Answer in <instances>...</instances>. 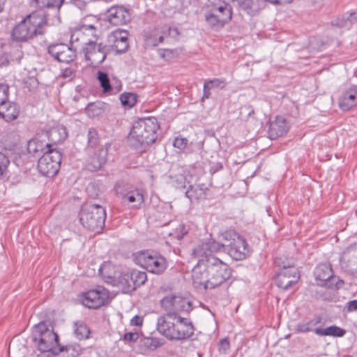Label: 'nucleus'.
<instances>
[{
	"label": "nucleus",
	"instance_id": "obj_37",
	"mask_svg": "<svg viewBox=\"0 0 357 357\" xmlns=\"http://www.w3.org/2000/svg\"><path fill=\"white\" fill-rule=\"evenodd\" d=\"M88 146L87 152L91 153V150L98 149L101 146H99V137L97 130L91 128L89 129L88 134Z\"/></svg>",
	"mask_w": 357,
	"mask_h": 357
},
{
	"label": "nucleus",
	"instance_id": "obj_6",
	"mask_svg": "<svg viewBox=\"0 0 357 357\" xmlns=\"http://www.w3.org/2000/svg\"><path fill=\"white\" fill-rule=\"evenodd\" d=\"M79 218L84 227L92 231L100 232L105 225L106 212L99 204H86L82 207Z\"/></svg>",
	"mask_w": 357,
	"mask_h": 357
},
{
	"label": "nucleus",
	"instance_id": "obj_13",
	"mask_svg": "<svg viewBox=\"0 0 357 357\" xmlns=\"http://www.w3.org/2000/svg\"><path fill=\"white\" fill-rule=\"evenodd\" d=\"M109 268L107 265H102L99 268V273L106 282L113 284L114 285H119L124 293H128L135 290V286L131 281L130 272H123L118 277L116 280L114 277L107 273V269Z\"/></svg>",
	"mask_w": 357,
	"mask_h": 357
},
{
	"label": "nucleus",
	"instance_id": "obj_49",
	"mask_svg": "<svg viewBox=\"0 0 357 357\" xmlns=\"http://www.w3.org/2000/svg\"><path fill=\"white\" fill-rule=\"evenodd\" d=\"M188 143V140L185 137H177L174 139L173 145L174 147L183 150L185 149Z\"/></svg>",
	"mask_w": 357,
	"mask_h": 357
},
{
	"label": "nucleus",
	"instance_id": "obj_63",
	"mask_svg": "<svg viewBox=\"0 0 357 357\" xmlns=\"http://www.w3.org/2000/svg\"><path fill=\"white\" fill-rule=\"evenodd\" d=\"M121 85H119V87L116 89V91H115V92L119 91H120V89H121Z\"/></svg>",
	"mask_w": 357,
	"mask_h": 357
},
{
	"label": "nucleus",
	"instance_id": "obj_54",
	"mask_svg": "<svg viewBox=\"0 0 357 357\" xmlns=\"http://www.w3.org/2000/svg\"><path fill=\"white\" fill-rule=\"evenodd\" d=\"M75 76V71L71 68H66L62 70L61 77L72 79Z\"/></svg>",
	"mask_w": 357,
	"mask_h": 357
},
{
	"label": "nucleus",
	"instance_id": "obj_60",
	"mask_svg": "<svg viewBox=\"0 0 357 357\" xmlns=\"http://www.w3.org/2000/svg\"><path fill=\"white\" fill-rule=\"evenodd\" d=\"M164 39H165V36H160L158 38V42H156V43H153V45L155 46V45H157L158 43H163Z\"/></svg>",
	"mask_w": 357,
	"mask_h": 357
},
{
	"label": "nucleus",
	"instance_id": "obj_59",
	"mask_svg": "<svg viewBox=\"0 0 357 357\" xmlns=\"http://www.w3.org/2000/svg\"><path fill=\"white\" fill-rule=\"evenodd\" d=\"M347 19H351V18L353 19L352 24L354 22H357V15H356V13H351L349 14V15L347 16Z\"/></svg>",
	"mask_w": 357,
	"mask_h": 357
},
{
	"label": "nucleus",
	"instance_id": "obj_23",
	"mask_svg": "<svg viewBox=\"0 0 357 357\" xmlns=\"http://www.w3.org/2000/svg\"><path fill=\"white\" fill-rule=\"evenodd\" d=\"M338 105L343 111H348L357 105V86H352L344 91L340 98Z\"/></svg>",
	"mask_w": 357,
	"mask_h": 357
},
{
	"label": "nucleus",
	"instance_id": "obj_25",
	"mask_svg": "<svg viewBox=\"0 0 357 357\" xmlns=\"http://www.w3.org/2000/svg\"><path fill=\"white\" fill-rule=\"evenodd\" d=\"M315 278L320 286L327 285L331 287L330 282L331 279L333 278V271L330 264H320L314 269V272Z\"/></svg>",
	"mask_w": 357,
	"mask_h": 357
},
{
	"label": "nucleus",
	"instance_id": "obj_14",
	"mask_svg": "<svg viewBox=\"0 0 357 357\" xmlns=\"http://www.w3.org/2000/svg\"><path fill=\"white\" fill-rule=\"evenodd\" d=\"M108 22L114 26L126 24L131 20V13L123 6H114L106 13Z\"/></svg>",
	"mask_w": 357,
	"mask_h": 357
},
{
	"label": "nucleus",
	"instance_id": "obj_7",
	"mask_svg": "<svg viewBox=\"0 0 357 357\" xmlns=\"http://www.w3.org/2000/svg\"><path fill=\"white\" fill-rule=\"evenodd\" d=\"M33 333V340L37 342L38 348L41 352L58 353L55 350L60 347L59 336L52 330H50L45 323L40 322L36 325Z\"/></svg>",
	"mask_w": 357,
	"mask_h": 357
},
{
	"label": "nucleus",
	"instance_id": "obj_33",
	"mask_svg": "<svg viewBox=\"0 0 357 357\" xmlns=\"http://www.w3.org/2000/svg\"><path fill=\"white\" fill-rule=\"evenodd\" d=\"M206 188L200 185H190L185 192V196L190 202L198 201L205 198Z\"/></svg>",
	"mask_w": 357,
	"mask_h": 357
},
{
	"label": "nucleus",
	"instance_id": "obj_53",
	"mask_svg": "<svg viewBox=\"0 0 357 357\" xmlns=\"http://www.w3.org/2000/svg\"><path fill=\"white\" fill-rule=\"evenodd\" d=\"M229 342L227 338L222 339L219 342V351L221 354H225L229 349Z\"/></svg>",
	"mask_w": 357,
	"mask_h": 357
},
{
	"label": "nucleus",
	"instance_id": "obj_29",
	"mask_svg": "<svg viewBox=\"0 0 357 357\" xmlns=\"http://www.w3.org/2000/svg\"><path fill=\"white\" fill-rule=\"evenodd\" d=\"M342 260L347 262V268L353 273L357 272V243L349 245L343 252Z\"/></svg>",
	"mask_w": 357,
	"mask_h": 357
},
{
	"label": "nucleus",
	"instance_id": "obj_52",
	"mask_svg": "<svg viewBox=\"0 0 357 357\" xmlns=\"http://www.w3.org/2000/svg\"><path fill=\"white\" fill-rule=\"evenodd\" d=\"M139 335L137 332H128L123 335V339L127 342H135L137 341Z\"/></svg>",
	"mask_w": 357,
	"mask_h": 357
},
{
	"label": "nucleus",
	"instance_id": "obj_48",
	"mask_svg": "<svg viewBox=\"0 0 357 357\" xmlns=\"http://www.w3.org/2000/svg\"><path fill=\"white\" fill-rule=\"evenodd\" d=\"M9 87L7 84H0V106L8 100Z\"/></svg>",
	"mask_w": 357,
	"mask_h": 357
},
{
	"label": "nucleus",
	"instance_id": "obj_4",
	"mask_svg": "<svg viewBox=\"0 0 357 357\" xmlns=\"http://www.w3.org/2000/svg\"><path fill=\"white\" fill-rule=\"evenodd\" d=\"M47 16L33 12L17 24L12 31L13 39L16 41L26 42L38 35L45 33V26L47 24Z\"/></svg>",
	"mask_w": 357,
	"mask_h": 357
},
{
	"label": "nucleus",
	"instance_id": "obj_43",
	"mask_svg": "<svg viewBox=\"0 0 357 357\" xmlns=\"http://www.w3.org/2000/svg\"><path fill=\"white\" fill-rule=\"evenodd\" d=\"M142 344L146 348L151 350L155 349L162 344L160 340L155 337H145L142 340Z\"/></svg>",
	"mask_w": 357,
	"mask_h": 357
},
{
	"label": "nucleus",
	"instance_id": "obj_36",
	"mask_svg": "<svg viewBox=\"0 0 357 357\" xmlns=\"http://www.w3.org/2000/svg\"><path fill=\"white\" fill-rule=\"evenodd\" d=\"M212 10L218 13L220 18L224 19L227 23L232 18V8L230 4L225 1H222L218 6H215Z\"/></svg>",
	"mask_w": 357,
	"mask_h": 357
},
{
	"label": "nucleus",
	"instance_id": "obj_26",
	"mask_svg": "<svg viewBox=\"0 0 357 357\" xmlns=\"http://www.w3.org/2000/svg\"><path fill=\"white\" fill-rule=\"evenodd\" d=\"M67 137L66 128L63 126L52 128L44 133V137H46L47 142L51 144V149H55L54 146L64 141Z\"/></svg>",
	"mask_w": 357,
	"mask_h": 357
},
{
	"label": "nucleus",
	"instance_id": "obj_55",
	"mask_svg": "<svg viewBox=\"0 0 357 357\" xmlns=\"http://www.w3.org/2000/svg\"><path fill=\"white\" fill-rule=\"evenodd\" d=\"M348 312H353L357 310V300L350 301L347 303L346 306Z\"/></svg>",
	"mask_w": 357,
	"mask_h": 357
},
{
	"label": "nucleus",
	"instance_id": "obj_35",
	"mask_svg": "<svg viewBox=\"0 0 357 357\" xmlns=\"http://www.w3.org/2000/svg\"><path fill=\"white\" fill-rule=\"evenodd\" d=\"M346 334V330L340 328L335 325L328 326L325 328H321L320 330L316 331V335L319 336H333L341 337Z\"/></svg>",
	"mask_w": 357,
	"mask_h": 357
},
{
	"label": "nucleus",
	"instance_id": "obj_11",
	"mask_svg": "<svg viewBox=\"0 0 357 357\" xmlns=\"http://www.w3.org/2000/svg\"><path fill=\"white\" fill-rule=\"evenodd\" d=\"M160 304L167 313L172 312L178 314L181 312L188 313L192 309L191 302L188 298L176 295H169L164 297L160 301Z\"/></svg>",
	"mask_w": 357,
	"mask_h": 357
},
{
	"label": "nucleus",
	"instance_id": "obj_5",
	"mask_svg": "<svg viewBox=\"0 0 357 357\" xmlns=\"http://www.w3.org/2000/svg\"><path fill=\"white\" fill-rule=\"evenodd\" d=\"M225 250L234 260L245 259L250 253L244 238L233 230H227L220 235Z\"/></svg>",
	"mask_w": 357,
	"mask_h": 357
},
{
	"label": "nucleus",
	"instance_id": "obj_22",
	"mask_svg": "<svg viewBox=\"0 0 357 357\" xmlns=\"http://www.w3.org/2000/svg\"><path fill=\"white\" fill-rule=\"evenodd\" d=\"M27 149L29 153L36 155L41 153L45 154L46 151H53L56 149H51V144L46 140L43 133L38 135L28 142Z\"/></svg>",
	"mask_w": 357,
	"mask_h": 357
},
{
	"label": "nucleus",
	"instance_id": "obj_30",
	"mask_svg": "<svg viewBox=\"0 0 357 357\" xmlns=\"http://www.w3.org/2000/svg\"><path fill=\"white\" fill-rule=\"evenodd\" d=\"M20 112L19 106L13 102L7 101L0 106V117L7 122L15 120Z\"/></svg>",
	"mask_w": 357,
	"mask_h": 357
},
{
	"label": "nucleus",
	"instance_id": "obj_28",
	"mask_svg": "<svg viewBox=\"0 0 357 357\" xmlns=\"http://www.w3.org/2000/svg\"><path fill=\"white\" fill-rule=\"evenodd\" d=\"M232 3L236 4L239 9L243 10L250 16L257 15L261 9H263L259 0H231Z\"/></svg>",
	"mask_w": 357,
	"mask_h": 357
},
{
	"label": "nucleus",
	"instance_id": "obj_58",
	"mask_svg": "<svg viewBox=\"0 0 357 357\" xmlns=\"http://www.w3.org/2000/svg\"><path fill=\"white\" fill-rule=\"evenodd\" d=\"M210 86L208 85V84H206V82H204V94H203V97L202 98H208L210 95H211V93H210V89L211 88L209 87Z\"/></svg>",
	"mask_w": 357,
	"mask_h": 357
},
{
	"label": "nucleus",
	"instance_id": "obj_17",
	"mask_svg": "<svg viewBox=\"0 0 357 357\" xmlns=\"http://www.w3.org/2000/svg\"><path fill=\"white\" fill-rule=\"evenodd\" d=\"M128 31L126 30H116L109 36V41L112 43V48L117 54L126 52L128 47Z\"/></svg>",
	"mask_w": 357,
	"mask_h": 357
},
{
	"label": "nucleus",
	"instance_id": "obj_16",
	"mask_svg": "<svg viewBox=\"0 0 357 357\" xmlns=\"http://www.w3.org/2000/svg\"><path fill=\"white\" fill-rule=\"evenodd\" d=\"M108 149L106 146H101L98 149L91 150L88 153L86 167L91 172L100 169L107 161Z\"/></svg>",
	"mask_w": 357,
	"mask_h": 357
},
{
	"label": "nucleus",
	"instance_id": "obj_34",
	"mask_svg": "<svg viewBox=\"0 0 357 357\" xmlns=\"http://www.w3.org/2000/svg\"><path fill=\"white\" fill-rule=\"evenodd\" d=\"M205 20L210 27L214 30L222 29L227 23L213 10L211 13L205 15Z\"/></svg>",
	"mask_w": 357,
	"mask_h": 357
},
{
	"label": "nucleus",
	"instance_id": "obj_46",
	"mask_svg": "<svg viewBox=\"0 0 357 357\" xmlns=\"http://www.w3.org/2000/svg\"><path fill=\"white\" fill-rule=\"evenodd\" d=\"M158 54L161 58L165 60H170L177 55V51L170 49H160Z\"/></svg>",
	"mask_w": 357,
	"mask_h": 357
},
{
	"label": "nucleus",
	"instance_id": "obj_51",
	"mask_svg": "<svg viewBox=\"0 0 357 357\" xmlns=\"http://www.w3.org/2000/svg\"><path fill=\"white\" fill-rule=\"evenodd\" d=\"M210 86V88L219 87L220 89H223L225 86V82L222 79H213L211 80H208L205 82Z\"/></svg>",
	"mask_w": 357,
	"mask_h": 357
},
{
	"label": "nucleus",
	"instance_id": "obj_61",
	"mask_svg": "<svg viewBox=\"0 0 357 357\" xmlns=\"http://www.w3.org/2000/svg\"><path fill=\"white\" fill-rule=\"evenodd\" d=\"M185 234H186V232H183V233H182V234H178V235H177V238H178V240L182 239V238H183V236H184Z\"/></svg>",
	"mask_w": 357,
	"mask_h": 357
},
{
	"label": "nucleus",
	"instance_id": "obj_20",
	"mask_svg": "<svg viewBox=\"0 0 357 357\" xmlns=\"http://www.w3.org/2000/svg\"><path fill=\"white\" fill-rule=\"evenodd\" d=\"M289 128V123L287 120L282 117L277 116L275 119L270 121L268 135L271 139H275L286 134Z\"/></svg>",
	"mask_w": 357,
	"mask_h": 357
},
{
	"label": "nucleus",
	"instance_id": "obj_31",
	"mask_svg": "<svg viewBox=\"0 0 357 357\" xmlns=\"http://www.w3.org/2000/svg\"><path fill=\"white\" fill-rule=\"evenodd\" d=\"M321 319L320 316H316L307 321L299 322L295 326L294 330L296 333L314 332L316 334V331L321 329L319 325L321 324Z\"/></svg>",
	"mask_w": 357,
	"mask_h": 357
},
{
	"label": "nucleus",
	"instance_id": "obj_15",
	"mask_svg": "<svg viewBox=\"0 0 357 357\" xmlns=\"http://www.w3.org/2000/svg\"><path fill=\"white\" fill-rule=\"evenodd\" d=\"M299 279V275L295 267L284 266L282 270L277 275L275 282L278 287L287 290L297 282Z\"/></svg>",
	"mask_w": 357,
	"mask_h": 357
},
{
	"label": "nucleus",
	"instance_id": "obj_56",
	"mask_svg": "<svg viewBox=\"0 0 357 357\" xmlns=\"http://www.w3.org/2000/svg\"><path fill=\"white\" fill-rule=\"evenodd\" d=\"M167 33H168L169 36H170L173 38H177L180 34L178 29L176 27H174V28L169 27L168 29Z\"/></svg>",
	"mask_w": 357,
	"mask_h": 357
},
{
	"label": "nucleus",
	"instance_id": "obj_50",
	"mask_svg": "<svg viewBox=\"0 0 357 357\" xmlns=\"http://www.w3.org/2000/svg\"><path fill=\"white\" fill-rule=\"evenodd\" d=\"M292 1L293 0H259L260 4L262 5L263 8L266 6L267 3L273 5H282L291 3Z\"/></svg>",
	"mask_w": 357,
	"mask_h": 357
},
{
	"label": "nucleus",
	"instance_id": "obj_2",
	"mask_svg": "<svg viewBox=\"0 0 357 357\" xmlns=\"http://www.w3.org/2000/svg\"><path fill=\"white\" fill-rule=\"evenodd\" d=\"M157 330L169 340H185L192 336L195 328L190 319L172 312L158 318Z\"/></svg>",
	"mask_w": 357,
	"mask_h": 357
},
{
	"label": "nucleus",
	"instance_id": "obj_9",
	"mask_svg": "<svg viewBox=\"0 0 357 357\" xmlns=\"http://www.w3.org/2000/svg\"><path fill=\"white\" fill-rule=\"evenodd\" d=\"M46 151L38 160V169L41 174L52 177L55 176L60 169L61 153L57 149Z\"/></svg>",
	"mask_w": 357,
	"mask_h": 357
},
{
	"label": "nucleus",
	"instance_id": "obj_21",
	"mask_svg": "<svg viewBox=\"0 0 357 357\" xmlns=\"http://www.w3.org/2000/svg\"><path fill=\"white\" fill-rule=\"evenodd\" d=\"M65 0H30L31 6L38 9L47 8L54 11V18L56 22H61L60 9Z\"/></svg>",
	"mask_w": 357,
	"mask_h": 357
},
{
	"label": "nucleus",
	"instance_id": "obj_3",
	"mask_svg": "<svg viewBox=\"0 0 357 357\" xmlns=\"http://www.w3.org/2000/svg\"><path fill=\"white\" fill-rule=\"evenodd\" d=\"M159 127L155 117L139 119L128 136L129 146L139 152L146 151L155 142Z\"/></svg>",
	"mask_w": 357,
	"mask_h": 357
},
{
	"label": "nucleus",
	"instance_id": "obj_44",
	"mask_svg": "<svg viewBox=\"0 0 357 357\" xmlns=\"http://www.w3.org/2000/svg\"><path fill=\"white\" fill-rule=\"evenodd\" d=\"M353 19H347L346 17H338L335 21L331 22L332 25L336 26L340 28L349 27L352 24Z\"/></svg>",
	"mask_w": 357,
	"mask_h": 357
},
{
	"label": "nucleus",
	"instance_id": "obj_18",
	"mask_svg": "<svg viewBox=\"0 0 357 357\" xmlns=\"http://www.w3.org/2000/svg\"><path fill=\"white\" fill-rule=\"evenodd\" d=\"M107 301V294L100 289H92L84 294L83 304L91 309H97Z\"/></svg>",
	"mask_w": 357,
	"mask_h": 357
},
{
	"label": "nucleus",
	"instance_id": "obj_40",
	"mask_svg": "<svg viewBox=\"0 0 357 357\" xmlns=\"http://www.w3.org/2000/svg\"><path fill=\"white\" fill-rule=\"evenodd\" d=\"M97 78L105 93H108L113 91V87L110 84L109 78L106 73L98 71Z\"/></svg>",
	"mask_w": 357,
	"mask_h": 357
},
{
	"label": "nucleus",
	"instance_id": "obj_8",
	"mask_svg": "<svg viewBox=\"0 0 357 357\" xmlns=\"http://www.w3.org/2000/svg\"><path fill=\"white\" fill-rule=\"evenodd\" d=\"M136 264L150 273L160 274L167 268L166 259L154 252L142 251L135 257Z\"/></svg>",
	"mask_w": 357,
	"mask_h": 357
},
{
	"label": "nucleus",
	"instance_id": "obj_39",
	"mask_svg": "<svg viewBox=\"0 0 357 357\" xmlns=\"http://www.w3.org/2000/svg\"><path fill=\"white\" fill-rule=\"evenodd\" d=\"M130 272L131 281L135 286V290L144 284L147 280L146 273L144 271L132 270Z\"/></svg>",
	"mask_w": 357,
	"mask_h": 357
},
{
	"label": "nucleus",
	"instance_id": "obj_24",
	"mask_svg": "<svg viewBox=\"0 0 357 357\" xmlns=\"http://www.w3.org/2000/svg\"><path fill=\"white\" fill-rule=\"evenodd\" d=\"M97 29L93 25H83L79 29L74 31L70 37V44L73 46L75 43L80 42L84 45V42H87L88 39L85 38V36H91L93 38L96 39Z\"/></svg>",
	"mask_w": 357,
	"mask_h": 357
},
{
	"label": "nucleus",
	"instance_id": "obj_32",
	"mask_svg": "<svg viewBox=\"0 0 357 357\" xmlns=\"http://www.w3.org/2000/svg\"><path fill=\"white\" fill-rule=\"evenodd\" d=\"M109 109V105L102 101L90 102L86 107V112L90 118H98Z\"/></svg>",
	"mask_w": 357,
	"mask_h": 357
},
{
	"label": "nucleus",
	"instance_id": "obj_27",
	"mask_svg": "<svg viewBox=\"0 0 357 357\" xmlns=\"http://www.w3.org/2000/svg\"><path fill=\"white\" fill-rule=\"evenodd\" d=\"M221 241H222L221 240ZM221 248H223L222 242L221 243L215 241H208L202 245L197 247L193 250V254L196 257H201V259H206V255H213L211 253L219 251Z\"/></svg>",
	"mask_w": 357,
	"mask_h": 357
},
{
	"label": "nucleus",
	"instance_id": "obj_57",
	"mask_svg": "<svg viewBox=\"0 0 357 357\" xmlns=\"http://www.w3.org/2000/svg\"><path fill=\"white\" fill-rule=\"evenodd\" d=\"M130 324L132 326H141L142 324V319L140 317L135 315L130 320Z\"/></svg>",
	"mask_w": 357,
	"mask_h": 357
},
{
	"label": "nucleus",
	"instance_id": "obj_12",
	"mask_svg": "<svg viewBox=\"0 0 357 357\" xmlns=\"http://www.w3.org/2000/svg\"><path fill=\"white\" fill-rule=\"evenodd\" d=\"M75 48L63 43L51 44L47 47V52L54 59L68 63L76 58Z\"/></svg>",
	"mask_w": 357,
	"mask_h": 357
},
{
	"label": "nucleus",
	"instance_id": "obj_47",
	"mask_svg": "<svg viewBox=\"0 0 357 357\" xmlns=\"http://www.w3.org/2000/svg\"><path fill=\"white\" fill-rule=\"evenodd\" d=\"M173 185L176 188H185L186 178L183 174H178L172 177Z\"/></svg>",
	"mask_w": 357,
	"mask_h": 357
},
{
	"label": "nucleus",
	"instance_id": "obj_38",
	"mask_svg": "<svg viewBox=\"0 0 357 357\" xmlns=\"http://www.w3.org/2000/svg\"><path fill=\"white\" fill-rule=\"evenodd\" d=\"M74 333L79 340L86 339L89 336L90 330L84 322L78 321L74 323Z\"/></svg>",
	"mask_w": 357,
	"mask_h": 357
},
{
	"label": "nucleus",
	"instance_id": "obj_62",
	"mask_svg": "<svg viewBox=\"0 0 357 357\" xmlns=\"http://www.w3.org/2000/svg\"><path fill=\"white\" fill-rule=\"evenodd\" d=\"M3 3L0 0V12H1L3 10Z\"/></svg>",
	"mask_w": 357,
	"mask_h": 357
},
{
	"label": "nucleus",
	"instance_id": "obj_45",
	"mask_svg": "<svg viewBox=\"0 0 357 357\" xmlns=\"http://www.w3.org/2000/svg\"><path fill=\"white\" fill-rule=\"evenodd\" d=\"M10 160L8 156L0 152V178L6 173Z\"/></svg>",
	"mask_w": 357,
	"mask_h": 357
},
{
	"label": "nucleus",
	"instance_id": "obj_19",
	"mask_svg": "<svg viewBox=\"0 0 357 357\" xmlns=\"http://www.w3.org/2000/svg\"><path fill=\"white\" fill-rule=\"evenodd\" d=\"M123 202L132 204L135 208H140L144 202V191L142 189L131 188L125 190V191H119Z\"/></svg>",
	"mask_w": 357,
	"mask_h": 357
},
{
	"label": "nucleus",
	"instance_id": "obj_1",
	"mask_svg": "<svg viewBox=\"0 0 357 357\" xmlns=\"http://www.w3.org/2000/svg\"><path fill=\"white\" fill-rule=\"evenodd\" d=\"M229 266L213 255H206V259H199L192 270V279L196 287L215 289L231 277Z\"/></svg>",
	"mask_w": 357,
	"mask_h": 357
},
{
	"label": "nucleus",
	"instance_id": "obj_42",
	"mask_svg": "<svg viewBox=\"0 0 357 357\" xmlns=\"http://www.w3.org/2000/svg\"><path fill=\"white\" fill-rule=\"evenodd\" d=\"M59 352H70L68 357H76L77 356L79 355L82 351L81 347L77 344H68L66 346H60L58 348Z\"/></svg>",
	"mask_w": 357,
	"mask_h": 357
},
{
	"label": "nucleus",
	"instance_id": "obj_41",
	"mask_svg": "<svg viewBox=\"0 0 357 357\" xmlns=\"http://www.w3.org/2000/svg\"><path fill=\"white\" fill-rule=\"evenodd\" d=\"M120 100L124 107L130 108L137 102V95L133 93H124L120 96Z\"/></svg>",
	"mask_w": 357,
	"mask_h": 357
},
{
	"label": "nucleus",
	"instance_id": "obj_10",
	"mask_svg": "<svg viewBox=\"0 0 357 357\" xmlns=\"http://www.w3.org/2000/svg\"><path fill=\"white\" fill-rule=\"evenodd\" d=\"M83 42L84 46L82 47V50L85 59L93 66L101 64L109 52L110 47L102 43H98L91 38L88 39L87 42Z\"/></svg>",
	"mask_w": 357,
	"mask_h": 357
}]
</instances>
